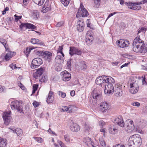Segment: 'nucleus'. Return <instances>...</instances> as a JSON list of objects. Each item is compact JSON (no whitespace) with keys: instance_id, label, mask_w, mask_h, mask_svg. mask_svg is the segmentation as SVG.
Segmentation results:
<instances>
[{"instance_id":"1","label":"nucleus","mask_w":147,"mask_h":147,"mask_svg":"<svg viewBox=\"0 0 147 147\" xmlns=\"http://www.w3.org/2000/svg\"><path fill=\"white\" fill-rule=\"evenodd\" d=\"M142 142L140 136L136 134L130 136L129 139L127 144L129 147H139Z\"/></svg>"},{"instance_id":"2","label":"nucleus","mask_w":147,"mask_h":147,"mask_svg":"<svg viewBox=\"0 0 147 147\" xmlns=\"http://www.w3.org/2000/svg\"><path fill=\"white\" fill-rule=\"evenodd\" d=\"M115 82L114 79L111 77L102 76L98 77L95 80L96 83L97 84H102V83L111 82ZM101 86L102 85H101Z\"/></svg>"},{"instance_id":"3","label":"nucleus","mask_w":147,"mask_h":147,"mask_svg":"<svg viewBox=\"0 0 147 147\" xmlns=\"http://www.w3.org/2000/svg\"><path fill=\"white\" fill-rule=\"evenodd\" d=\"M11 108L12 109H16L18 112L23 113V106L21 101L16 100L11 102Z\"/></svg>"},{"instance_id":"4","label":"nucleus","mask_w":147,"mask_h":147,"mask_svg":"<svg viewBox=\"0 0 147 147\" xmlns=\"http://www.w3.org/2000/svg\"><path fill=\"white\" fill-rule=\"evenodd\" d=\"M133 51L137 53H146L147 51L146 45H132Z\"/></svg>"},{"instance_id":"5","label":"nucleus","mask_w":147,"mask_h":147,"mask_svg":"<svg viewBox=\"0 0 147 147\" xmlns=\"http://www.w3.org/2000/svg\"><path fill=\"white\" fill-rule=\"evenodd\" d=\"M88 15V13L87 10L84 8L83 4L81 3L76 14V17L78 18L81 16L86 17Z\"/></svg>"},{"instance_id":"6","label":"nucleus","mask_w":147,"mask_h":147,"mask_svg":"<svg viewBox=\"0 0 147 147\" xmlns=\"http://www.w3.org/2000/svg\"><path fill=\"white\" fill-rule=\"evenodd\" d=\"M114 82H108L105 83L106 84L104 85L102 84V85L105 86V88L104 89V92L106 94L108 95H109L112 92L114 91V87L112 83H114Z\"/></svg>"},{"instance_id":"7","label":"nucleus","mask_w":147,"mask_h":147,"mask_svg":"<svg viewBox=\"0 0 147 147\" xmlns=\"http://www.w3.org/2000/svg\"><path fill=\"white\" fill-rule=\"evenodd\" d=\"M36 54L37 55L42 57L46 60L50 59L52 55L51 53L44 51H37Z\"/></svg>"},{"instance_id":"8","label":"nucleus","mask_w":147,"mask_h":147,"mask_svg":"<svg viewBox=\"0 0 147 147\" xmlns=\"http://www.w3.org/2000/svg\"><path fill=\"white\" fill-rule=\"evenodd\" d=\"M111 108V105L106 101L102 102L100 104V109L103 113H105L107 111L110 109Z\"/></svg>"},{"instance_id":"9","label":"nucleus","mask_w":147,"mask_h":147,"mask_svg":"<svg viewBox=\"0 0 147 147\" xmlns=\"http://www.w3.org/2000/svg\"><path fill=\"white\" fill-rule=\"evenodd\" d=\"M42 63V60L39 58L34 59L32 60L31 65V67L33 69L38 67Z\"/></svg>"},{"instance_id":"10","label":"nucleus","mask_w":147,"mask_h":147,"mask_svg":"<svg viewBox=\"0 0 147 147\" xmlns=\"http://www.w3.org/2000/svg\"><path fill=\"white\" fill-rule=\"evenodd\" d=\"M130 88L129 92L132 94L136 93L139 89V86L136 82L131 83L129 85Z\"/></svg>"},{"instance_id":"11","label":"nucleus","mask_w":147,"mask_h":147,"mask_svg":"<svg viewBox=\"0 0 147 147\" xmlns=\"http://www.w3.org/2000/svg\"><path fill=\"white\" fill-rule=\"evenodd\" d=\"M11 112H5L3 115V117L4 120V123L6 125H8L11 121V117L10 116Z\"/></svg>"},{"instance_id":"12","label":"nucleus","mask_w":147,"mask_h":147,"mask_svg":"<svg viewBox=\"0 0 147 147\" xmlns=\"http://www.w3.org/2000/svg\"><path fill=\"white\" fill-rule=\"evenodd\" d=\"M125 126L126 127L127 129L130 130L131 131L133 130L135 128L134 124H133V121L130 119L126 121ZM127 131V130L126 131Z\"/></svg>"},{"instance_id":"13","label":"nucleus","mask_w":147,"mask_h":147,"mask_svg":"<svg viewBox=\"0 0 147 147\" xmlns=\"http://www.w3.org/2000/svg\"><path fill=\"white\" fill-rule=\"evenodd\" d=\"M69 51V54L71 56L74 54L80 55L82 54V51L81 50L74 47H70Z\"/></svg>"},{"instance_id":"14","label":"nucleus","mask_w":147,"mask_h":147,"mask_svg":"<svg viewBox=\"0 0 147 147\" xmlns=\"http://www.w3.org/2000/svg\"><path fill=\"white\" fill-rule=\"evenodd\" d=\"M129 41L123 39L117 41V46L121 48L127 47L129 45Z\"/></svg>"},{"instance_id":"15","label":"nucleus","mask_w":147,"mask_h":147,"mask_svg":"<svg viewBox=\"0 0 147 147\" xmlns=\"http://www.w3.org/2000/svg\"><path fill=\"white\" fill-rule=\"evenodd\" d=\"M70 123V129L71 131L74 132H77L80 130V127L77 123H74L72 121Z\"/></svg>"},{"instance_id":"16","label":"nucleus","mask_w":147,"mask_h":147,"mask_svg":"<svg viewBox=\"0 0 147 147\" xmlns=\"http://www.w3.org/2000/svg\"><path fill=\"white\" fill-rule=\"evenodd\" d=\"M51 5L49 1H47L42 6L41 11L43 13H45L50 10Z\"/></svg>"},{"instance_id":"17","label":"nucleus","mask_w":147,"mask_h":147,"mask_svg":"<svg viewBox=\"0 0 147 147\" xmlns=\"http://www.w3.org/2000/svg\"><path fill=\"white\" fill-rule=\"evenodd\" d=\"M45 71L44 68L41 67L36 69V72L34 74V77L36 79L38 78L43 74Z\"/></svg>"},{"instance_id":"18","label":"nucleus","mask_w":147,"mask_h":147,"mask_svg":"<svg viewBox=\"0 0 147 147\" xmlns=\"http://www.w3.org/2000/svg\"><path fill=\"white\" fill-rule=\"evenodd\" d=\"M114 122L121 127H124V122L121 117L115 118L114 119Z\"/></svg>"},{"instance_id":"19","label":"nucleus","mask_w":147,"mask_h":147,"mask_svg":"<svg viewBox=\"0 0 147 147\" xmlns=\"http://www.w3.org/2000/svg\"><path fill=\"white\" fill-rule=\"evenodd\" d=\"M62 80L65 81H68L71 78V75L67 71H64L63 72Z\"/></svg>"},{"instance_id":"20","label":"nucleus","mask_w":147,"mask_h":147,"mask_svg":"<svg viewBox=\"0 0 147 147\" xmlns=\"http://www.w3.org/2000/svg\"><path fill=\"white\" fill-rule=\"evenodd\" d=\"M132 45H146L144 41L140 39V36H138L135 38L134 40Z\"/></svg>"},{"instance_id":"21","label":"nucleus","mask_w":147,"mask_h":147,"mask_svg":"<svg viewBox=\"0 0 147 147\" xmlns=\"http://www.w3.org/2000/svg\"><path fill=\"white\" fill-rule=\"evenodd\" d=\"M84 24L82 20H79L77 22V29L79 32H82L84 30Z\"/></svg>"},{"instance_id":"22","label":"nucleus","mask_w":147,"mask_h":147,"mask_svg":"<svg viewBox=\"0 0 147 147\" xmlns=\"http://www.w3.org/2000/svg\"><path fill=\"white\" fill-rule=\"evenodd\" d=\"M31 42L33 44H36L39 46H44L43 42L41 40L34 38H31Z\"/></svg>"},{"instance_id":"23","label":"nucleus","mask_w":147,"mask_h":147,"mask_svg":"<svg viewBox=\"0 0 147 147\" xmlns=\"http://www.w3.org/2000/svg\"><path fill=\"white\" fill-rule=\"evenodd\" d=\"M53 92L50 91L47 100V102L48 104L51 103L53 102L54 100V97L53 96Z\"/></svg>"},{"instance_id":"24","label":"nucleus","mask_w":147,"mask_h":147,"mask_svg":"<svg viewBox=\"0 0 147 147\" xmlns=\"http://www.w3.org/2000/svg\"><path fill=\"white\" fill-rule=\"evenodd\" d=\"M109 130L110 134L113 135L117 133L118 131L117 127L114 126H110L109 128Z\"/></svg>"},{"instance_id":"25","label":"nucleus","mask_w":147,"mask_h":147,"mask_svg":"<svg viewBox=\"0 0 147 147\" xmlns=\"http://www.w3.org/2000/svg\"><path fill=\"white\" fill-rule=\"evenodd\" d=\"M138 125L143 126H144L146 124V121L143 119H137L136 121Z\"/></svg>"},{"instance_id":"26","label":"nucleus","mask_w":147,"mask_h":147,"mask_svg":"<svg viewBox=\"0 0 147 147\" xmlns=\"http://www.w3.org/2000/svg\"><path fill=\"white\" fill-rule=\"evenodd\" d=\"M78 109L76 107L73 105L69 106V113H74L77 111Z\"/></svg>"},{"instance_id":"27","label":"nucleus","mask_w":147,"mask_h":147,"mask_svg":"<svg viewBox=\"0 0 147 147\" xmlns=\"http://www.w3.org/2000/svg\"><path fill=\"white\" fill-rule=\"evenodd\" d=\"M7 144L6 140L0 137V147H5Z\"/></svg>"},{"instance_id":"28","label":"nucleus","mask_w":147,"mask_h":147,"mask_svg":"<svg viewBox=\"0 0 147 147\" xmlns=\"http://www.w3.org/2000/svg\"><path fill=\"white\" fill-rule=\"evenodd\" d=\"M101 95L100 94H98L94 90L93 91V97L95 99H99L101 97Z\"/></svg>"},{"instance_id":"29","label":"nucleus","mask_w":147,"mask_h":147,"mask_svg":"<svg viewBox=\"0 0 147 147\" xmlns=\"http://www.w3.org/2000/svg\"><path fill=\"white\" fill-rule=\"evenodd\" d=\"M84 142H85L88 146V144H92V143L91 138L88 137H86L84 139Z\"/></svg>"},{"instance_id":"30","label":"nucleus","mask_w":147,"mask_h":147,"mask_svg":"<svg viewBox=\"0 0 147 147\" xmlns=\"http://www.w3.org/2000/svg\"><path fill=\"white\" fill-rule=\"evenodd\" d=\"M39 16L37 10L33 11L32 13V16L33 19L35 20H37Z\"/></svg>"},{"instance_id":"31","label":"nucleus","mask_w":147,"mask_h":147,"mask_svg":"<svg viewBox=\"0 0 147 147\" xmlns=\"http://www.w3.org/2000/svg\"><path fill=\"white\" fill-rule=\"evenodd\" d=\"M33 1L39 6H41L43 4L45 0H32Z\"/></svg>"},{"instance_id":"32","label":"nucleus","mask_w":147,"mask_h":147,"mask_svg":"<svg viewBox=\"0 0 147 147\" xmlns=\"http://www.w3.org/2000/svg\"><path fill=\"white\" fill-rule=\"evenodd\" d=\"M115 92L116 96L117 97L121 96L123 94L122 89H120L117 91H115Z\"/></svg>"},{"instance_id":"33","label":"nucleus","mask_w":147,"mask_h":147,"mask_svg":"<svg viewBox=\"0 0 147 147\" xmlns=\"http://www.w3.org/2000/svg\"><path fill=\"white\" fill-rule=\"evenodd\" d=\"M28 23H22L20 26L21 29L23 30L28 29Z\"/></svg>"},{"instance_id":"34","label":"nucleus","mask_w":147,"mask_h":147,"mask_svg":"<svg viewBox=\"0 0 147 147\" xmlns=\"http://www.w3.org/2000/svg\"><path fill=\"white\" fill-rule=\"evenodd\" d=\"M88 32H87V33L86 34V41L87 42L88 40H89L90 41L92 42V41L93 36H92L88 34Z\"/></svg>"},{"instance_id":"35","label":"nucleus","mask_w":147,"mask_h":147,"mask_svg":"<svg viewBox=\"0 0 147 147\" xmlns=\"http://www.w3.org/2000/svg\"><path fill=\"white\" fill-rule=\"evenodd\" d=\"M14 133H16L18 136H20L22 134V130L19 128H16L15 129Z\"/></svg>"},{"instance_id":"36","label":"nucleus","mask_w":147,"mask_h":147,"mask_svg":"<svg viewBox=\"0 0 147 147\" xmlns=\"http://www.w3.org/2000/svg\"><path fill=\"white\" fill-rule=\"evenodd\" d=\"M39 81L41 82H45L47 81V76L43 75L42 78L39 77L38 78Z\"/></svg>"},{"instance_id":"37","label":"nucleus","mask_w":147,"mask_h":147,"mask_svg":"<svg viewBox=\"0 0 147 147\" xmlns=\"http://www.w3.org/2000/svg\"><path fill=\"white\" fill-rule=\"evenodd\" d=\"M100 143V145L102 146H105L106 144L105 142L104 141L103 138L101 137L99 138Z\"/></svg>"},{"instance_id":"38","label":"nucleus","mask_w":147,"mask_h":147,"mask_svg":"<svg viewBox=\"0 0 147 147\" xmlns=\"http://www.w3.org/2000/svg\"><path fill=\"white\" fill-rule=\"evenodd\" d=\"M70 0H61V2L65 6H67L70 3Z\"/></svg>"},{"instance_id":"39","label":"nucleus","mask_w":147,"mask_h":147,"mask_svg":"<svg viewBox=\"0 0 147 147\" xmlns=\"http://www.w3.org/2000/svg\"><path fill=\"white\" fill-rule=\"evenodd\" d=\"M64 138L65 141L67 142H70L71 141H72V139H70L69 136L67 134H66L64 136Z\"/></svg>"},{"instance_id":"40","label":"nucleus","mask_w":147,"mask_h":147,"mask_svg":"<svg viewBox=\"0 0 147 147\" xmlns=\"http://www.w3.org/2000/svg\"><path fill=\"white\" fill-rule=\"evenodd\" d=\"M146 30V28L144 27H142L140 28L138 30V34L139 33L141 32L145 33Z\"/></svg>"},{"instance_id":"41","label":"nucleus","mask_w":147,"mask_h":147,"mask_svg":"<svg viewBox=\"0 0 147 147\" xmlns=\"http://www.w3.org/2000/svg\"><path fill=\"white\" fill-rule=\"evenodd\" d=\"M36 26L30 23H28V29H32V30H33L36 29Z\"/></svg>"},{"instance_id":"42","label":"nucleus","mask_w":147,"mask_h":147,"mask_svg":"<svg viewBox=\"0 0 147 147\" xmlns=\"http://www.w3.org/2000/svg\"><path fill=\"white\" fill-rule=\"evenodd\" d=\"M61 112L68 111H69V106L67 107L66 106H63L60 110Z\"/></svg>"},{"instance_id":"43","label":"nucleus","mask_w":147,"mask_h":147,"mask_svg":"<svg viewBox=\"0 0 147 147\" xmlns=\"http://www.w3.org/2000/svg\"><path fill=\"white\" fill-rule=\"evenodd\" d=\"M11 53L9 52L7 53L5 56V59L6 61H8L9 59L12 57V56L11 55Z\"/></svg>"},{"instance_id":"44","label":"nucleus","mask_w":147,"mask_h":147,"mask_svg":"<svg viewBox=\"0 0 147 147\" xmlns=\"http://www.w3.org/2000/svg\"><path fill=\"white\" fill-rule=\"evenodd\" d=\"M100 3V0H94V4L95 6L98 8Z\"/></svg>"},{"instance_id":"45","label":"nucleus","mask_w":147,"mask_h":147,"mask_svg":"<svg viewBox=\"0 0 147 147\" xmlns=\"http://www.w3.org/2000/svg\"><path fill=\"white\" fill-rule=\"evenodd\" d=\"M62 59H63L62 58V57L61 55H58L55 58L56 60H57V62L59 63L61 62Z\"/></svg>"},{"instance_id":"46","label":"nucleus","mask_w":147,"mask_h":147,"mask_svg":"<svg viewBox=\"0 0 147 147\" xmlns=\"http://www.w3.org/2000/svg\"><path fill=\"white\" fill-rule=\"evenodd\" d=\"M138 6H132L131 7H128L130 9H132L134 10H139L141 9V7L139 5H138Z\"/></svg>"},{"instance_id":"47","label":"nucleus","mask_w":147,"mask_h":147,"mask_svg":"<svg viewBox=\"0 0 147 147\" xmlns=\"http://www.w3.org/2000/svg\"><path fill=\"white\" fill-rule=\"evenodd\" d=\"M59 96L63 98H65L66 96V94L61 91H59L57 93Z\"/></svg>"},{"instance_id":"48","label":"nucleus","mask_w":147,"mask_h":147,"mask_svg":"<svg viewBox=\"0 0 147 147\" xmlns=\"http://www.w3.org/2000/svg\"><path fill=\"white\" fill-rule=\"evenodd\" d=\"M38 87V84H34L33 86V90L32 94H34L35 92L36 91Z\"/></svg>"},{"instance_id":"49","label":"nucleus","mask_w":147,"mask_h":147,"mask_svg":"<svg viewBox=\"0 0 147 147\" xmlns=\"http://www.w3.org/2000/svg\"><path fill=\"white\" fill-rule=\"evenodd\" d=\"M34 48H30L29 49L27 48L25 51L24 50V52L25 53V54L26 55H28L30 53L31 51Z\"/></svg>"},{"instance_id":"50","label":"nucleus","mask_w":147,"mask_h":147,"mask_svg":"<svg viewBox=\"0 0 147 147\" xmlns=\"http://www.w3.org/2000/svg\"><path fill=\"white\" fill-rule=\"evenodd\" d=\"M80 66L81 69H86L87 68V66L84 61H82L81 62Z\"/></svg>"},{"instance_id":"51","label":"nucleus","mask_w":147,"mask_h":147,"mask_svg":"<svg viewBox=\"0 0 147 147\" xmlns=\"http://www.w3.org/2000/svg\"><path fill=\"white\" fill-rule=\"evenodd\" d=\"M144 4V1H142L140 2H135L132 3L131 2V5H139L140 4Z\"/></svg>"},{"instance_id":"52","label":"nucleus","mask_w":147,"mask_h":147,"mask_svg":"<svg viewBox=\"0 0 147 147\" xmlns=\"http://www.w3.org/2000/svg\"><path fill=\"white\" fill-rule=\"evenodd\" d=\"M120 89H122V85H120L119 84H117L116 86L115 87V91H117V90H119L120 89Z\"/></svg>"},{"instance_id":"53","label":"nucleus","mask_w":147,"mask_h":147,"mask_svg":"<svg viewBox=\"0 0 147 147\" xmlns=\"http://www.w3.org/2000/svg\"><path fill=\"white\" fill-rule=\"evenodd\" d=\"M0 42L2 44L3 46L5 45V44H7L6 40L3 38H0Z\"/></svg>"},{"instance_id":"54","label":"nucleus","mask_w":147,"mask_h":147,"mask_svg":"<svg viewBox=\"0 0 147 147\" xmlns=\"http://www.w3.org/2000/svg\"><path fill=\"white\" fill-rule=\"evenodd\" d=\"M34 138L35 140L38 143H41L42 141V139L41 138L34 137Z\"/></svg>"},{"instance_id":"55","label":"nucleus","mask_w":147,"mask_h":147,"mask_svg":"<svg viewBox=\"0 0 147 147\" xmlns=\"http://www.w3.org/2000/svg\"><path fill=\"white\" fill-rule=\"evenodd\" d=\"M131 104L133 106H136V107H139L140 105V103L137 102H134L131 103Z\"/></svg>"},{"instance_id":"56","label":"nucleus","mask_w":147,"mask_h":147,"mask_svg":"<svg viewBox=\"0 0 147 147\" xmlns=\"http://www.w3.org/2000/svg\"><path fill=\"white\" fill-rule=\"evenodd\" d=\"M63 22L62 21L59 22L56 24V26L57 27H59L63 25Z\"/></svg>"},{"instance_id":"57","label":"nucleus","mask_w":147,"mask_h":147,"mask_svg":"<svg viewBox=\"0 0 147 147\" xmlns=\"http://www.w3.org/2000/svg\"><path fill=\"white\" fill-rule=\"evenodd\" d=\"M118 13L117 12H114L113 13H111L108 16L107 19V20H108L109 18H110V17L113 16V15L117 13Z\"/></svg>"},{"instance_id":"58","label":"nucleus","mask_w":147,"mask_h":147,"mask_svg":"<svg viewBox=\"0 0 147 147\" xmlns=\"http://www.w3.org/2000/svg\"><path fill=\"white\" fill-rule=\"evenodd\" d=\"M58 143L61 146V147H67V146L65 145L61 141H58Z\"/></svg>"},{"instance_id":"59","label":"nucleus","mask_w":147,"mask_h":147,"mask_svg":"<svg viewBox=\"0 0 147 147\" xmlns=\"http://www.w3.org/2000/svg\"><path fill=\"white\" fill-rule=\"evenodd\" d=\"M63 46H60L59 47V48L58 49L57 53H60L62 52L63 50Z\"/></svg>"},{"instance_id":"60","label":"nucleus","mask_w":147,"mask_h":147,"mask_svg":"<svg viewBox=\"0 0 147 147\" xmlns=\"http://www.w3.org/2000/svg\"><path fill=\"white\" fill-rule=\"evenodd\" d=\"M99 124L100 126L102 127L105 125V123L104 121L102 120L99 122Z\"/></svg>"},{"instance_id":"61","label":"nucleus","mask_w":147,"mask_h":147,"mask_svg":"<svg viewBox=\"0 0 147 147\" xmlns=\"http://www.w3.org/2000/svg\"><path fill=\"white\" fill-rule=\"evenodd\" d=\"M14 17H15V20L18 21L20 19H21L22 16H18L16 15H15Z\"/></svg>"},{"instance_id":"62","label":"nucleus","mask_w":147,"mask_h":147,"mask_svg":"<svg viewBox=\"0 0 147 147\" xmlns=\"http://www.w3.org/2000/svg\"><path fill=\"white\" fill-rule=\"evenodd\" d=\"M4 46L5 49L6 51L9 52L10 51L9 50V47L7 44H5V45Z\"/></svg>"},{"instance_id":"63","label":"nucleus","mask_w":147,"mask_h":147,"mask_svg":"<svg viewBox=\"0 0 147 147\" xmlns=\"http://www.w3.org/2000/svg\"><path fill=\"white\" fill-rule=\"evenodd\" d=\"M10 67L12 69H14L17 67L15 64L12 63L10 65Z\"/></svg>"},{"instance_id":"64","label":"nucleus","mask_w":147,"mask_h":147,"mask_svg":"<svg viewBox=\"0 0 147 147\" xmlns=\"http://www.w3.org/2000/svg\"><path fill=\"white\" fill-rule=\"evenodd\" d=\"M9 7H6L4 9V10L2 11V14L3 15L5 14L6 12V11L9 10Z\"/></svg>"}]
</instances>
